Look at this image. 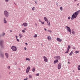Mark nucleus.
I'll list each match as a JSON object with an SVG mask.
<instances>
[{
    "label": "nucleus",
    "mask_w": 80,
    "mask_h": 80,
    "mask_svg": "<svg viewBox=\"0 0 80 80\" xmlns=\"http://www.w3.org/2000/svg\"><path fill=\"white\" fill-rule=\"evenodd\" d=\"M80 12V10H79L74 13L71 17V20H73L74 18H76L77 17V16L78 15V14H79V13Z\"/></svg>",
    "instance_id": "1"
},
{
    "label": "nucleus",
    "mask_w": 80,
    "mask_h": 80,
    "mask_svg": "<svg viewBox=\"0 0 80 80\" xmlns=\"http://www.w3.org/2000/svg\"><path fill=\"white\" fill-rule=\"evenodd\" d=\"M4 16L6 18H8L9 17V13L7 11L5 10L4 11Z\"/></svg>",
    "instance_id": "2"
},
{
    "label": "nucleus",
    "mask_w": 80,
    "mask_h": 80,
    "mask_svg": "<svg viewBox=\"0 0 80 80\" xmlns=\"http://www.w3.org/2000/svg\"><path fill=\"white\" fill-rule=\"evenodd\" d=\"M11 49L12 51H14V52H16L17 50V47L15 46H12L11 47Z\"/></svg>",
    "instance_id": "3"
},
{
    "label": "nucleus",
    "mask_w": 80,
    "mask_h": 80,
    "mask_svg": "<svg viewBox=\"0 0 80 80\" xmlns=\"http://www.w3.org/2000/svg\"><path fill=\"white\" fill-rule=\"evenodd\" d=\"M3 40H0V46L1 48H3Z\"/></svg>",
    "instance_id": "4"
},
{
    "label": "nucleus",
    "mask_w": 80,
    "mask_h": 80,
    "mask_svg": "<svg viewBox=\"0 0 80 80\" xmlns=\"http://www.w3.org/2000/svg\"><path fill=\"white\" fill-rule=\"evenodd\" d=\"M66 28H67V31L68 32H71L72 30H71V29H70V27H68V26H66Z\"/></svg>",
    "instance_id": "5"
},
{
    "label": "nucleus",
    "mask_w": 80,
    "mask_h": 80,
    "mask_svg": "<svg viewBox=\"0 0 80 80\" xmlns=\"http://www.w3.org/2000/svg\"><path fill=\"white\" fill-rule=\"evenodd\" d=\"M43 59L44 62H48V59L45 56H43Z\"/></svg>",
    "instance_id": "6"
},
{
    "label": "nucleus",
    "mask_w": 80,
    "mask_h": 80,
    "mask_svg": "<svg viewBox=\"0 0 80 80\" xmlns=\"http://www.w3.org/2000/svg\"><path fill=\"white\" fill-rule=\"evenodd\" d=\"M30 67L28 66L27 69H26V73H28V72H29V71H30Z\"/></svg>",
    "instance_id": "7"
},
{
    "label": "nucleus",
    "mask_w": 80,
    "mask_h": 80,
    "mask_svg": "<svg viewBox=\"0 0 80 80\" xmlns=\"http://www.w3.org/2000/svg\"><path fill=\"white\" fill-rule=\"evenodd\" d=\"M54 58H56V60H59L60 58V57L59 56H55L54 57Z\"/></svg>",
    "instance_id": "8"
},
{
    "label": "nucleus",
    "mask_w": 80,
    "mask_h": 80,
    "mask_svg": "<svg viewBox=\"0 0 80 80\" xmlns=\"http://www.w3.org/2000/svg\"><path fill=\"white\" fill-rule=\"evenodd\" d=\"M0 57L1 58H4L5 57L4 53H2L1 52V53H0Z\"/></svg>",
    "instance_id": "9"
},
{
    "label": "nucleus",
    "mask_w": 80,
    "mask_h": 80,
    "mask_svg": "<svg viewBox=\"0 0 80 80\" xmlns=\"http://www.w3.org/2000/svg\"><path fill=\"white\" fill-rule=\"evenodd\" d=\"M57 40L58 41V42H61L62 40V39H61L60 38H57Z\"/></svg>",
    "instance_id": "10"
},
{
    "label": "nucleus",
    "mask_w": 80,
    "mask_h": 80,
    "mask_svg": "<svg viewBox=\"0 0 80 80\" xmlns=\"http://www.w3.org/2000/svg\"><path fill=\"white\" fill-rule=\"evenodd\" d=\"M58 69H60L61 68V63H59L58 65Z\"/></svg>",
    "instance_id": "11"
},
{
    "label": "nucleus",
    "mask_w": 80,
    "mask_h": 80,
    "mask_svg": "<svg viewBox=\"0 0 80 80\" xmlns=\"http://www.w3.org/2000/svg\"><path fill=\"white\" fill-rule=\"evenodd\" d=\"M5 56L7 58H8V53H5Z\"/></svg>",
    "instance_id": "12"
},
{
    "label": "nucleus",
    "mask_w": 80,
    "mask_h": 80,
    "mask_svg": "<svg viewBox=\"0 0 80 80\" xmlns=\"http://www.w3.org/2000/svg\"><path fill=\"white\" fill-rule=\"evenodd\" d=\"M23 25H24V27H27L28 25V23H23Z\"/></svg>",
    "instance_id": "13"
},
{
    "label": "nucleus",
    "mask_w": 80,
    "mask_h": 80,
    "mask_svg": "<svg viewBox=\"0 0 80 80\" xmlns=\"http://www.w3.org/2000/svg\"><path fill=\"white\" fill-rule=\"evenodd\" d=\"M58 60H55L54 61V64H55V63H58Z\"/></svg>",
    "instance_id": "14"
},
{
    "label": "nucleus",
    "mask_w": 80,
    "mask_h": 80,
    "mask_svg": "<svg viewBox=\"0 0 80 80\" xmlns=\"http://www.w3.org/2000/svg\"><path fill=\"white\" fill-rule=\"evenodd\" d=\"M4 21L5 23H7V21L6 20V18H4Z\"/></svg>",
    "instance_id": "15"
},
{
    "label": "nucleus",
    "mask_w": 80,
    "mask_h": 80,
    "mask_svg": "<svg viewBox=\"0 0 80 80\" xmlns=\"http://www.w3.org/2000/svg\"><path fill=\"white\" fill-rule=\"evenodd\" d=\"M48 40H52V38L50 36H48L47 37Z\"/></svg>",
    "instance_id": "16"
},
{
    "label": "nucleus",
    "mask_w": 80,
    "mask_h": 80,
    "mask_svg": "<svg viewBox=\"0 0 80 80\" xmlns=\"http://www.w3.org/2000/svg\"><path fill=\"white\" fill-rule=\"evenodd\" d=\"M44 20L46 22H47V21H48V19H47V18L46 17H44Z\"/></svg>",
    "instance_id": "17"
},
{
    "label": "nucleus",
    "mask_w": 80,
    "mask_h": 80,
    "mask_svg": "<svg viewBox=\"0 0 80 80\" xmlns=\"http://www.w3.org/2000/svg\"><path fill=\"white\" fill-rule=\"evenodd\" d=\"M19 35L20 37H23V35H22V34L21 33L19 34Z\"/></svg>",
    "instance_id": "18"
},
{
    "label": "nucleus",
    "mask_w": 80,
    "mask_h": 80,
    "mask_svg": "<svg viewBox=\"0 0 80 80\" xmlns=\"http://www.w3.org/2000/svg\"><path fill=\"white\" fill-rule=\"evenodd\" d=\"M73 54V51H71V53H69V56H71Z\"/></svg>",
    "instance_id": "19"
},
{
    "label": "nucleus",
    "mask_w": 80,
    "mask_h": 80,
    "mask_svg": "<svg viewBox=\"0 0 80 80\" xmlns=\"http://www.w3.org/2000/svg\"><path fill=\"white\" fill-rule=\"evenodd\" d=\"M78 70H80V65H78Z\"/></svg>",
    "instance_id": "20"
},
{
    "label": "nucleus",
    "mask_w": 80,
    "mask_h": 80,
    "mask_svg": "<svg viewBox=\"0 0 80 80\" xmlns=\"http://www.w3.org/2000/svg\"><path fill=\"white\" fill-rule=\"evenodd\" d=\"M26 60H28V61H30V58H26Z\"/></svg>",
    "instance_id": "21"
},
{
    "label": "nucleus",
    "mask_w": 80,
    "mask_h": 80,
    "mask_svg": "<svg viewBox=\"0 0 80 80\" xmlns=\"http://www.w3.org/2000/svg\"><path fill=\"white\" fill-rule=\"evenodd\" d=\"M35 68H33L32 69V71L33 72H35Z\"/></svg>",
    "instance_id": "22"
},
{
    "label": "nucleus",
    "mask_w": 80,
    "mask_h": 80,
    "mask_svg": "<svg viewBox=\"0 0 80 80\" xmlns=\"http://www.w3.org/2000/svg\"><path fill=\"white\" fill-rule=\"evenodd\" d=\"M70 45H68V47L67 50H70Z\"/></svg>",
    "instance_id": "23"
},
{
    "label": "nucleus",
    "mask_w": 80,
    "mask_h": 80,
    "mask_svg": "<svg viewBox=\"0 0 80 80\" xmlns=\"http://www.w3.org/2000/svg\"><path fill=\"white\" fill-rule=\"evenodd\" d=\"M68 52H69V50L67 49L66 52H65V53H68Z\"/></svg>",
    "instance_id": "24"
},
{
    "label": "nucleus",
    "mask_w": 80,
    "mask_h": 80,
    "mask_svg": "<svg viewBox=\"0 0 80 80\" xmlns=\"http://www.w3.org/2000/svg\"><path fill=\"white\" fill-rule=\"evenodd\" d=\"M35 38H36L37 37V34H36L34 36H33Z\"/></svg>",
    "instance_id": "25"
},
{
    "label": "nucleus",
    "mask_w": 80,
    "mask_h": 80,
    "mask_svg": "<svg viewBox=\"0 0 80 80\" xmlns=\"http://www.w3.org/2000/svg\"><path fill=\"white\" fill-rule=\"evenodd\" d=\"M60 9L62 11V10H63V8H62V7H60Z\"/></svg>",
    "instance_id": "26"
},
{
    "label": "nucleus",
    "mask_w": 80,
    "mask_h": 80,
    "mask_svg": "<svg viewBox=\"0 0 80 80\" xmlns=\"http://www.w3.org/2000/svg\"><path fill=\"white\" fill-rule=\"evenodd\" d=\"M79 53V51H76L75 52V53H76V54L77 53Z\"/></svg>",
    "instance_id": "27"
},
{
    "label": "nucleus",
    "mask_w": 80,
    "mask_h": 80,
    "mask_svg": "<svg viewBox=\"0 0 80 80\" xmlns=\"http://www.w3.org/2000/svg\"><path fill=\"white\" fill-rule=\"evenodd\" d=\"M36 76H37V77H38V76H39V73H38L37 74H36Z\"/></svg>",
    "instance_id": "28"
},
{
    "label": "nucleus",
    "mask_w": 80,
    "mask_h": 80,
    "mask_svg": "<svg viewBox=\"0 0 80 80\" xmlns=\"http://www.w3.org/2000/svg\"><path fill=\"white\" fill-rule=\"evenodd\" d=\"M32 10H33V11H34V10H35V7H33L32 9Z\"/></svg>",
    "instance_id": "29"
},
{
    "label": "nucleus",
    "mask_w": 80,
    "mask_h": 80,
    "mask_svg": "<svg viewBox=\"0 0 80 80\" xmlns=\"http://www.w3.org/2000/svg\"><path fill=\"white\" fill-rule=\"evenodd\" d=\"M29 78H32V75H29Z\"/></svg>",
    "instance_id": "30"
},
{
    "label": "nucleus",
    "mask_w": 80,
    "mask_h": 80,
    "mask_svg": "<svg viewBox=\"0 0 80 80\" xmlns=\"http://www.w3.org/2000/svg\"><path fill=\"white\" fill-rule=\"evenodd\" d=\"M9 1V0H5V2H7Z\"/></svg>",
    "instance_id": "31"
},
{
    "label": "nucleus",
    "mask_w": 80,
    "mask_h": 80,
    "mask_svg": "<svg viewBox=\"0 0 80 80\" xmlns=\"http://www.w3.org/2000/svg\"><path fill=\"white\" fill-rule=\"evenodd\" d=\"M56 5H57V7H58V3H57V2H56Z\"/></svg>",
    "instance_id": "32"
},
{
    "label": "nucleus",
    "mask_w": 80,
    "mask_h": 80,
    "mask_svg": "<svg viewBox=\"0 0 80 80\" xmlns=\"http://www.w3.org/2000/svg\"><path fill=\"white\" fill-rule=\"evenodd\" d=\"M70 16H69L68 17V20H70Z\"/></svg>",
    "instance_id": "33"
},
{
    "label": "nucleus",
    "mask_w": 80,
    "mask_h": 80,
    "mask_svg": "<svg viewBox=\"0 0 80 80\" xmlns=\"http://www.w3.org/2000/svg\"><path fill=\"white\" fill-rule=\"evenodd\" d=\"M44 23H45V22H41V23H42V25H43V24H44Z\"/></svg>",
    "instance_id": "34"
},
{
    "label": "nucleus",
    "mask_w": 80,
    "mask_h": 80,
    "mask_svg": "<svg viewBox=\"0 0 80 80\" xmlns=\"http://www.w3.org/2000/svg\"><path fill=\"white\" fill-rule=\"evenodd\" d=\"M10 66H8V69H10Z\"/></svg>",
    "instance_id": "35"
},
{
    "label": "nucleus",
    "mask_w": 80,
    "mask_h": 80,
    "mask_svg": "<svg viewBox=\"0 0 80 80\" xmlns=\"http://www.w3.org/2000/svg\"><path fill=\"white\" fill-rule=\"evenodd\" d=\"M48 32H49L50 33H51L52 32V31L49 30H48Z\"/></svg>",
    "instance_id": "36"
},
{
    "label": "nucleus",
    "mask_w": 80,
    "mask_h": 80,
    "mask_svg": "<svg viewBox=\"0 0 80 80\" xmlns=\"http://www.w3.org/2000/svg\"><path fill=\"white\" fill-rule=\"evenodd\" d=\"M4 35H5V33L3 32L2 33V36H4Z\"/></svg>",
    "instance_id": "37"
},
{
    "label": "nucleus",
    "mask_w": 80,
    "mask_h": 80,
    "mask_svg": "<svg viewBox=\"0 0 80 80\" xmlns=\"http://www.w3.org/2000/svg\"><path fill=\"white\" fill-rule=\"evenodd\" d=\"M39 21L40 22H41H41H42L41 21V20H40V19H39Z\"/></svg>",
    "instance_id": "38"
},
{
    "label": "nucleus",
    "mask_w": 80,
    "mask_h": 80,
    "mask_svg": "<svg viewBox=\"0 0 80 80\" xmlns=\"http://www.w3.org/2000/svg\"><path fill=\"white\" fill-rule=\"evenodd\" d=\"M28 80V78H26L24 79V80Z\"/></svg>",
    "instance_id": "39"
},
{
    "label": "nucleus",
    "mask_w": 80,
    "mask_h": 80,
    "mask_svg": "<svg viewBox=\"0 0 80 80\" xmlns=\"http://www.w3.org/2000/svg\"><path fill=\"white\" fill-rule=\"evenodd\" d=\"M50 22H49L48 23V26H50Z\"/></svg>",
    "instance_id": "40"
},
{
    "label": "nucleus",
    "mask_w": 80,
    "mask_h": 80,
    "mask_svg": "<svg viewBox=\"0 0 80 80\" xmlns=\"http://www.w3.org/2000/svg\"><path fill=\"white\" fill-rule=\"evenodd\" d=\"M15 37H16V39H18L17 38H18V36H16Z\"/></svg>",
    "instance_id": "41"
},
{
    "label": "nucleus",
    "mask_w": 80,
    "mask_h": 80,
    "mask_svg": "<svg viewBox=\"0 0 80 80\" xmlns=\"http://www.w3.org/2000/svg\"><path fill=\"white\" fill-rule=\"evenodd\" d=\"M75 33V32H74V31H73L72 32V34H74Z\"/></svg>",
    "instance_id": "42"
},
{
    "label": "nucleus",
    "mask_w": 80,
    "mask_h": 80,
    "mask_svg": "<svg viewBox=\"0 0 80 80\" xmlns=\"http://www.w3.org/2000/svg\"><path fill=\"white\" fill-rule=\"evenodd\" d=\"M17 39V41H18V42H19V39Z\"/></svg>",
    "instance_id": "43"
},
{
    "label": "nucleus",
    "mask_w": 80,
    "mask_h": 80,
    "mask_svg": "<svg viewBox=\"0 0 80 80\" xmlns=\"http://www.w3.org/2000/svg\"><path fill=\"white\" fill-rule=\"evenodd\" d=\"M35 3H36V5H37V1H35Z\"/></svg>",
    "instance_id": "44"
},
{
    "label": "nucleus",
    "mask_w": 80,
    "mask_h": 80,
    "mask_svg": "<svg viewBox=\"0 0 80 80\" xmlns=\"http://www.w3.org/2000/svg\"><path fill=\"white\" fill-rule=\"evenodd\" d=\"M22 32H23V33H25V31L24 30H22Z\"/></svg>",
    "instance_id": "45"
},
{
    "label": "nucleus",
    "mask_w": 80,
    "mask_h": 80,
    "mask_svg": "<svg viewBox=\"0 0 80 80\" xmlns=\"http://www.w3.org/2000/svg\"><path fill=\"white\" fill-rule=\"evenodd\" d=\"M24 50H27V48H26V47H25L24 48Z\"/></svg>",
    "instance_id": "46"
},
{
    "label": "nucleus",
    "mask_w": 80,
    "mask_h": 80,
    "mask_svg": "<svg viewBox=\"0 0 80 80\" xmlns=\"http://www.w3.org/2000/svg\"><path fill=\"white\" fill-rule=\"evenodd\" d=\"M25 45H28V44L27 43H26Z\"/></svg>",
    "instance_id": "47"
},
{
    "label": "nucleus",
    "mask_w": 80,
    "mask_h": 80,
    "mask_svg": "<svg viewBox=\"0 0 80 80\" xmlns=\"http://www.w3.org/2000/svg\"><path fill=\"white\" fill-rule=\"evenodd\" d=\"M14 64L15 65H17V62H15L14 63Z\"/></svg>",
    "instance_id": "48"
},
{
    "label": "nucleus",
    "mask_w": 80,
    "mask_h": 80,
    "mask_svg": "<svg viewBox=\"0 0 80 80\" xmlns=\"http://www.w3.org/2000/svg\"><path fill=\"white\" fill-rule=\"evenodd\" d=\"M44 30H45V31H47V29L45 28H44Z\"/></svg>",
    "instance_id": "49"
},
{
    "label": "nucleus",
    "mask_w": 80,
    "mask_h": 80,
    "mask_svg": "<svg viewBox=\"0 0 80 80\" xmlns=\"http://www.w3.org/2000/svg\"><path fill=\"white\" fill-rule=\"evenodd\" d=\"M46 22H47V23H48V20Z\"/></svg>",
    "instance_id": "50"
},
{
    "label": "nucleus",
    "mask_w": 80,
    "mask_h": 80,
    "mask_svg": "<svg viewBox=\"0 0 80 80\" xmlns=\"http://www.w3.org/2000/svg\"><path fill=\"white\" fill-rule=\"evenodd\" d=\"M12 32V30H10V32Z\"/></svg>",
    "instance_id": "51"
},
{
    "label": "nucleus",
    "mask_w": 80,
    "mask_h": 80,
    "mask_svg": "<svg viewBox=\"0 0 80 80\" xmlns=\"http://www.w3.org/2000/svg\"><path fill=\"white\" fill-rule=\"evenodd\" d=\"M73 48V49H74V50H75V48Z\"/></svg>",
    "instance_id": "52"
},
{
    "label": "nucleus",
    "mask_w": 80,
    "mask_h": 80,
    "mask_svg": "<svg viewBox=\"0 0 80 80\" xmlns=\"http://www.w3.org/2000/svg\"><path fill=\"white\" fill-rule=\"evenodd\" d=\"M77 0H74V1H75V2H76V1H77Z\"/></svg>",
    "instance_id": "53"
},
{
    "label": "nucleus",
    "mask_w": 80,
    "mask_h": 80,
    "mask_svg": "<svg viewBox=\"0 0 80 80\" xmlns=\"http://www.w3.org/2000/svg\"><path fill=\"white\" fill-rule=\"evenodd\" d=\"M77 5H78H78H79V4H78H78H77Z\"/></svg>",
    "instance_id": "54"
},
{
    "label": "nucleus",
    "mask_w": 80,
    "mask_h": 80,
    "mask_svg": "<svg viewBox=\"0 0 80 80\" xmlns=\"http://www.w3.org/2000/svg\"><path fill=\"white\" fill-rule=\"evenodd\" d=\"M21 25L22 26H23V24H22Z\"/></svg>",
    "instance_id": "55"
},
{
    "label": "nucleus",
    "mask_w": 80,
    "mask_h": 80,
    "mask_svg": "<svg viewBox=\"0 0 80 80\" xmlns=\"http://www.w3.org/2000/svg\"><path fill=\"white\" fill-rule=\"evenodd\" d=\"M35 25H37V23H35Z\"/></svg>",
    "instance_id": "56"
},
{
    "label": "nucleus",
    "mask_w": 80,
    "mask_h": 80,
    "mask_svg": "<svg viewBox=\"0 0 80 80\" xmlns=\"http://www.w3.org/2000/svg\"><path fill=\"white\" fill-rule=\"evenodd\" d=\"M9 74H10V73H11V72H9Z\"/></svg>",
    "instance_id": "57"
},
{
    "label": "nucleus",
    "mask_w": 80,
    "mask_h": 80,
    "mask_svg": "<svg viewBox=\"0 0 80 80\" xmlns=\"http://www.w3.org/2000/svg\"><path fill=\"white\" fill-rule=\"evenodd\" d=\"M70 34H71V32H70Z\"/></svg>",
    "instance_id": "58"
},
{
    "label": "nucleus",
    "mask_w": 80,
    "mask_h": 80,
    "mask_svg": "<svg viewBox=\"0 0 80 80\" xmlns=\"http://www.w3.org/2000/svg\"><path fill=\"white\" fill-rule=\"evenodd\" d=\"M19 38H21V37H20Z\"/></svg>",
    "instance_id": "59"
},
{
    "label": "nucleus",
    "mask_w": 80,
    "mask_h": 80,
    "mask_svg": "<svg viewBox=\"0 0 80 80\" xmlns=\"http://www.w3.org/2000/svg\"><path fill=\"white\" fill-rule=\"evenodd\" d=\"M70 63V62H68V63Z\"/></svg>",
    "instance_id": "60"
},
{
    "label": "nucleus",
    "mask_w": 80,
    "mask_h": 80,
    "mask_svg": "<svg viewBox=\"0 0 80 80\" xmlns=\"http://www.w3.org/2000/svg\"><path fill=\"white\" fill-rule=\"evenodd\" d=\"M41 45L42 46V45H42V44H41Z\"/></svg>",
    "instance_id": "61"
},
{
    "label": "nucleus",
    "mask_w": 80,
    "mask_h": 80,
    "mask_svg": "<svg viewBox=\"0 0 80 80\" xmlns=\"http://www.w3.org/2000/svg\"><path fill=\"white\" fill-rule=\"evenodd\" d=\"M18 69H19V70H20V68H19Z\"/></svg>",
    "instance_id": "62"
},
{
    "label": "nucleus",
    "mask_w": 80,
    "mask_h": 80,
    "mask_svg": "<svg viewBox=\"0 0 80 80\" xmlns=\"http://www.w3.org/2000/svg\"><path fill=\"white\" fill-rule=\"evenodd\" d=\"M1 37V36L0 35V37Z\"/></svg>",
    "instance_id": "63"
}]
</instances>
